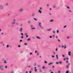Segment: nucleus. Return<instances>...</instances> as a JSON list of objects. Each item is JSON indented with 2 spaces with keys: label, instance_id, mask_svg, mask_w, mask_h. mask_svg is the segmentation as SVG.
Wrapping results in <instances>:
<instances>
[{
  "label": "nucleus",
  "instance_id": "nucleus-13",
  "mask_svg": "<svg viewBox=\"0 0 73 73\" xmlns=\"http://www.w3.org/2000/svg\"><path fill=\"white\" fill-rule=\"evenodd\" d=\"M64 49H65L66 48V45H64Z\"/></svg>",
  "mask_w": 73,
  "mask_h": 73
},
{
  "label": "nucleus",
  "instance_id": "nucleus-10",
  "mask_svg": "<svg viewBox=\"0 0 73 73\" xmlns=\"http://www.w3.org/2000/svg\"><path fill=\"white\" fill-rule=\"evenodd\" d=\"M38 12H39V13H41V10H38Z\"/></svg>",
  "mask_w": 73,
  "mask_h": 73
},
{
  "label": "nucleus",
  "instance_id": "nucleus-6",
  "mask_svg": "<svg viewBox=\"0 0 73 73\" xmlns=\"http://www.w3.org/2000/svg\"><path fill=\"white\" fill-rule=\"evenodd\" d=\"M4 8V7L2 6H0V9H3Z\"/></svg>",
  "mask_w": 73,
  "mask_h": 73
},
{
  "label": "nucleus",
  "instance_id": "nucleus-34",
  "mask_svg": "<svg viewBox=\"0 0 73 73\" xmlns=\"http://www.w3.org/2000/svg\"><path fill=\"white\" fill-rule=\"evenodd\" d=\"M42 69H44L45 68V67L44 66H43L42 67Z\"/></svg>",
  "mask_w": 73,
  "mask_h": 73
},
{
  "label": "nucleus",
  "instance_id": "nucleus-22",
  "mask_svg": "<svg viewBox=\"0 0 73 73\" xmlns=\"http://www.w3.org/2000/svg\"><path fill=\"white\" fill-rule=\"evenodd\" d=\"M58 32H59V31H58V30H57L56 31V33H58Z\"/></svg>",
  "mask_w": 73,
  "mask_h": 73
},
{
  "label": "nucleus",
  "instance_id": "nucleus-29",
  "mask_svg": "<svg viewBox=\"0 0 73 73\" xmlns=\"http://www.w3.org/2000/svg\"><path fill=\"white\" fill-rule=\"evenodd\" d=\"M50 21V22H52V21H53V20H51Z\"/></svg>",
  "mask_w": 73,
  "mask_h": 73
},
{
  "label": "nucleus",
  "instance_id": "nucleus-30",
  "mask_svg": "<svg viewBox=\"0 0 73 73\" xmlns=\"http://www.w3.org/2000/svg\"><path fill=\"white\" fill-rule=\"evenodd\" d=\"M59 64V63H58V62H56V64Z\"/></svg>",
  "mask_w": 73,
  "mask_h": 73
},
{
  "label": "nucleus",
  "instance_id": "nucleus-58",
  "mask_svg": "<svg viewBox=\"0 0 73 73\" xmlns=\"http://www.w3.org/2000/svg\"><path fill=\"white\" fill-rule=\"evenodd\" d=\"M11 73H13V71H12Z\"/></svg>",
  "mask_w": 73,
  "mask_h": 73
},
{
  "label": "nucleus",
  "instance_id": "nucleus-51",
  "mask_svg": "<svg viewBox=\"0 0 73 73\" xmlns=\"http://www.w3.org/2000/svg\"><path fill=\"white\" fill-rule=\"evenodd\" d=\"M55 50L56 51H57V48H56Z\"/></svg>",
  "mask_w": 73,
  "mask_h": 73
},
{
  "label": "nucleus",
  "instance_id": "nucleus-16",
  "mask_svg": "<svg viewBox=\"0 0 73 73\" xmlns=\"http://www.w3.org/2000/svg\"><path fill=\"white\" fill-rule=\"evenodd\" d=\"M56 59H58V55H56Z\"/></svg>",
  "mask_w": 73,
  "mask_h": 73
},
{
  "label": "nucleus",
  "instance_id": "nucleus-39",
  "mask_svg": "<svg viewBox=\"0 0 73 73\" xmlns=\"http://www.w3.org/2000/svg\"><path fill=\"white\" fill-rule=\"evenodd\" d=\"M50 30H51V29H48V31H50Z\"/></svg>",
  "mask_w": 73,
  "mask_h": 73
},
{
  "label": "nucleus",
  "instance_id": "nucleus-24",
  "mask_svg": "<svg viewBox=\"0 0 73 73\" xmlns=\"http://www.w3.org/2000/svg\"><path fill=\"white\" fill-rule=\"evenodd\" d=\"M16 25H19V23H16Z\"/></svg>",
  "mask_w": 73,
  "mask_h": 73
},
{
  "label": "nucleus",
  "instance_id": "nucleus-20",
  "mask_svg": "<svg viewBox=\"0 0 73 73\" xmlns=\"http://www.w3.org/2000/svg\"><path fill=\"white\" fill-rule=\"evenodd\" d=\"M44 63H45V64H47V62H46V61H44Z\"/></svg>",
  "mask_w": 73,
  "mask_h": 73
},
{
  "label": "nucleus",
  "instance_id": "nucleus-64",
  "mask_svg": "<svg viewBox=\"0 0 73 73\" xmlns=\"http://www.w3.org/2000/svg\"><path fill=\"white\" fill-rule=\"evenodd\" d=\"M1 70H3V68H1Z\"/></svg>",
  "mask_w": 73,
  "mask_h": 73
},
{
  "label": "nucleus",
  "instance_id": "nucleus-49",
  "mask_svg": "<svg viewBox=\"0 0 73 73\" xmlns=\"http://www.w3.org/2000/svg\"><path fill=\"white\" fill-rule=\"evenodd\" d=\"M21 38H23V36H21Z\"/></svg>",
  "mask_w": 73,
  "mask_h": 73
},
{
  "label": "nucleus",
  "instance_id": "nucleus-1",
  "mask_svg": "<svg viewBox=\"0 0 73 73\" xmlns=\"http://www.w3.org/2000/svg\"><path fill=\"white\" fill-rule=\"evenodd\" d=\"M16 20L15 19H13V21L11 23L12 25H14V24H15V23H16Z\"/></svg>",
  "mask_w": 73,
  "mask_h": 73
},
{
  "label": "nucleus",
  "instance_id": "nucleus-62",
  "mask_svg": "<svg viewBox=\"0 0 73 73\" xmlns=\"http://www.w3.org/2000/svg\"><path fill=\"white\" fill-rule=\"evenodd\" d=\"M25 73H28V72L27 71H26Z\"/></svg>",
  "mask_w": 73,
  "mask_h": 73
},
{
  "label": "nucleus",
  "instance_id": "nucleus-36",
  "mask_svg": "<svg viewBox=\"0 0 73 73\" xmlns=\"http://www.w3.org/2000/svg\"><path fill=\"white\" fill-rule=\"evenodd\" d=\"M62 57H65V56L64 55H62Z\"/></svg>",
  "mask_w": 73,
  "mask_h": 73
},
{
  "label": "nucleus",
  "instance_id": "nucleus-9",
  "mask_svg": "<svg viewBox=\"0 0 73 73\" xmlns=\"http://www.w3.org/2000/svg\"><path fill=\"white\" fill-rule=\"evenodd\" d=\"M52 64H53V62H52L48 63V65H52Z\"/></svg>",
  "mask_w": 73,
  "mask_h": 73
},
{
  "label": "nucleus",
  "instance_id": "nucleus-56",
  "mask_svg": "<svg viewBox=\"0 0 73 73\" xmlns=\"http://www.w3.org/2000/svg\"><path fill=\"white\" fill-rule=\"evenodd\" d=\"M49 6V4H47V6L48 7Z\"/></svg>",
  "mask_w": 73,
  "mask_h": 73
},
{
  "label": "nucleus",
  "instance_id": "nucleus-7",
  "mask_svg": "<svg viewBox=\"0 0 73 73\" xmlns=\"http://www.w3.org/2000/svg\"><path fill=\"white\" fill-rule=\"evenodd\" d=\"M68 56H71V54H70L71 53V52H68Z\"/></svg>",
  "mask_w": 73,
  "mask_h": 73
},
{
  "label": "nucleus",
  "instance_id": "nucleus-50",
  "mask_svg": "<svg viewBox=\"0 0 73 73\" xmlns=\"http://www.w3.org/2000/svg\"><path fill=\"white\" fill-rule=\"evenodd\" d=\"M67 8H68V9H69V8H70L69 7H67Z\"/></svg>",
  "mask_w": 73,
  "mask_h": 73
},
{
  "label": "nucleus",
  "instance_id": "nucleus-23",
  "mask_svg": "<svg viewBox=\"0 0 73 73\" xmlns=\"http://www.w3.org/2000/svg\"><path fill=\"white\" fill-rule=\"evenodd\" d=\"M35 72H37V69H35Z\"/></svg>",
  "mask_w": 73,
  "mask_h": 73
},
{
  "label": "nucleus",
  "instance_id": "nucleus-4",
  "mask_svg": "<svg viewBox=\"0 0 73 73\" xmlns=\"http://www.w3.org/2000/svg\"><path fill=\"white\" fill-rule=\"evenodd\" d=\"M23 11L24 9H23V8H21L19 10V12H22Z\"/></svg>",
  "mask_w": 73,
  "mask_h": 73
},
{
  "label": "nucleus",
  "instance_id": "nucleus-15",
  "mask_svg": "<svg viewBox=\"0 0 73 73\" xmlns=\"http://www.w3.org/2000/svg\"><path fill=\"white\" fill-rule=\"evenodd\" d=\"M66 62L67 64L69 62V61L68 60H67L66 61Z\"/></svg>",
  "mask_w": 73,
  "mask_h": 73
},
{
  "label": "nucleus",
  "instance_id": "nucleus-32",
  "mask_svg": "<svg viewBox=\"0 0 73 73\" xmlns=\"http://www.w3.org/2000/svg\"><path fill=\"white\" fill-rule=\"evenodd\" d=\"M52 57H53V58L54 57V56H53V55H52Z\"/></svg>",
  "mask_w": 73,
  "mask_h": 73
},
{
  "label": "nucleus",
  "instance_id": "nucleus-5",
  "mask_svg": "<svg viewBox=\"0 0 73 73\" xmlns=\"http://www.w3.org/2000/svg\"><path fill=\"white\" fill-rule=\"evenodd\" d=\"M31 29H32V30H33L34 29H36L35 28H33V26L32 25H31Z\"/></svg>",
  "mask_w": 73,
  "mask_h": 73
},
{
  "label": "nucleus",
  "instance_id": "nucleus-61",
  "mask_svg": "<svg viewBox=\"0 0 73 73\" xmlns=\"http://www.w3.org/2000/svg\"><path fill=\"white\" fill-rule=\"evenodd\" d=\"M50 73H53V72H50Z\"/></svg>",
  "mask_w": 73,
  "mask_h": 73
},
{
  "label": "nucleus",
  "instance_id": "nucleus-47",
  "mask_svg": "<svg viewBox=\"0 0 73 73\" xmlns=\"http://www.w3.org/2000/svg\"><path fill=\"white\" fill-rule=\"evenodd\" d=\"M52 36H50V38H52Z\"/></svg>",
  "mask_w": 73,
  "mask_h": 73
},
{
  "label": "nucleus",
  "instance_id": "nucleus-46",
  "mask_svg": "<svg viewBox=\"0 0 73 73\" xmlns=\"http://www.w3.org/2000/svg\"><path fill=\"white\" fill-rule=\"evenodd\" d=\"M58 41L59 42H60V40H59V39L58 40Z\"/></svg>",
  "mask_w": 73,
  "mask_h": 73
},
{
  "label": "nucleus",
  "instance_id": "nucleus-17",
  "mask_svg": "<svg viewBox=\"0 0 73 73\" xmlns=\"http://www.w3.org/2000/svg\"><path fill=\"white\" fill-rule=\"evenodd\" d=\"M24 35H28V34H27V33H24Z\"/></svg>",
  "mask_w": 73,
  "mask_h": 73
},
{
  "label": "nucleus",
  "instance_id": "nucleus-35",
  "mask_svg": "<svg viewBox=\"0 0 73 73\" xmlns=\"http://www.w3.org/2000/svg\"><path fill=\"white\" fill-rule=\"evenodd\" d=\"M30 55H32V53L31 52L30 53Z\"/></svg>",
  "mask_w": 73,
  "mask_h": 73
},
{
  "label": "nucleus",
  "instance_id": "nucleus-21",
  "mask_svg": "<svg viewBox=\"0 0 73 73\" xmlns=\"http://www.w3.org/2000/svg\"><path fill=\"white\" fill-rule=\"evenodd\" d=\"M34 20H35V21H37V19H36L35 18H34Z\"/></svg>",
  "mask_w": 73,
  "mask_h": 73
},
{
  "label": "nucleus",
  "instance_id": "nucleus-63",
  "mask_svg": "<svg viewBox=\"0 0 73 73\" xmlns=\"http://www.w3.org/2000/svg\"><path fill=\"white\" fill-rule=\"evenodd\" d=\"M63 60H65V58H64Z\"/></svg>",
  "mask_w": 73,
  "mask_h": 73
},
{
  "label": "nucleus",
  "instance_id": "nucleus-57",
  "mask_svg": "<svg viewBox=\"0 0 73 73\" xmlns=\"http://www.w3.org/2000/svg\"><path fill=\"white\" fill-rule=\"evenodd\" d=\"M31 72H32L31 71H30L29 72V73H31Z\"/></svg>",
  "mask_w": 73,
  "mask_h": 73
},
{
  "label": "nucleus",
  "instance_id": "nucleus-28",
  "mask_svg": "<svg viewBox=\"0 0 73 73\" xmlns=\"http://www.w3.org/2000/svg\"><path fill=\"white\" fill-rule=\"evenodd\" d=\"M5 68H7V66H5Z\"/></svg>",
  "mask_w": 73,
  "mask_h": 73
},
{
  "label": "nucleus",
  "instance_id": "nucleus-8",
  "mask_svg": "<svg viewBox=\"0 0 73 73\" xmlns=\"http://www.w3.org/2000/svg\"><path fill=\"white\" fill-rule=\"evenodd\" d=\"M69 65H70V64L69 63H68V65L66 66V68H67L69 67Z\"/></svg>",
  "mask_w": 73,
  "mask_h": 73
},
{
  "label": "nucleus",
  "instance_id": "nucleus-3",
  "mask_svg": "<svg viewBox=\"0 0 73 73\" xmlns=\"http://www.w3.org/2000/svg\"><path fill=\"white\" fill-rule=\"evenodd\" d=\"M23 28L22 27L20 28L19 29V31L21 32L23 31Z\"/></svg>",
  "mask_w": 73,
  "mask_h": 73
},
{
  "label": "nucleus",
  "instance_id": "nucleus-38",
  "mask_svg": "<svg viewBox=\"0 0 73 73\" xmlns=\"http://www.w3.org/2000/svg\"><path fill=\"white\" fill-rule=\"evenodd\" d=\"M40 9L41 10V9H42V8H41V7H40Z\"/></svg>",
  "mask_w": 73,
  "mask_h": 73
},
{
  "label": "nucleus",
  "instance_id": "nucleus-52",
  "mask_svg": "<svg viewBox=\"0 0 73 73\" xmlns=\"http://www.w3.org/2000/svg\"><path fill=\"white\" fill-rule=\"evenodd\" d=\"M56 6H54V7H53V8H56Z\"/></svg>",
  "mask_w": 73,
  "mask_h": 73
},
{
  "label": "nucleus",
  "instance_id": "nucleus-12",
  "mask_svg": "<svg viewBox=\"0 0 73 73\" xmlns=\"http://www.w3.org/2000/svg\"><path fill=\"white\" fill-rule=\"evenodd\" d=\"M36 37L37 38L39 39H40V38H41L40 37H39L38 36H36Z\"/></svg>",
  "mask_w": 73,
  "mask_h": 73
},
{
  "label": "nucleus",
  "instance_id": "nucleus-43",
  "mask_svg": "<svg viewBox=\"0 0 73 73\" xmlns=\"http://www.w3.org/2000/svg\"><path fill=\"white\" fill-rule=\"evenodd\" d=\"M28 23H29H29H31V22L30 21H28Z\"/></svg>",
  "mask_w": 73,
  "mask_h": 73
},
{
  "label": "nucleus",
  "instance_id": "nucleus-33",
  "mask_svg": "<svg viewBox=\"0 0 73 73\" xmlns=\"http://www.w3.org/2000/svg\"><path fill=\"white\" fill-rule=\"evenodd\" d=\"M68 12H72V11L70 10H69Z\"/></svg>",
  "mask_w": 73,
  "mask_h": 73
},
{
  "label": "nucleus",
  "instance_id": "nucleus-45",
  "mask_svg": "<svg viewBox=\"0 0 73 73\" xmlns=\"http://www.w3.org/2000/svg\"><path fill=\"white\" fill-rule=\"evenodd\" d=\"M21 35H23V33H21Z\"/></svg>",
  "mask_w": 73,
  "mask_h": 73
},
{
  "label": "nucleus",
  "instance_id": "nucleus-54",
  "mask_svg": "<svg viewBox=\"0 0 73 73\" xmlns=\"http://www.w3.org/2000/svg\"><path fill=\"white\" fill-rule=\"evenodd\" d=\"M66 60H69V58H66Z\"/></svg>",
  "mask_w": 73,
  "mask_h": 73
},
{
  "label": "nucleus",
  "instance_id": "nucleus-44",
  "mask_svg": "<svg viewBox=\"0 0 73 73\" xmlns=\"http://www.w3.org/2000/svg\"><path fill=\"white\" fill-rule=\"evenodd\" d=\"M26 37H28V35H26Z\"/></svg>",
  "mask_w": 73,
  "mask_h": 73
},
{
  "label": "nucleus",
  "instance_id": "nucleus-27",
  "mask_svg": "<svg viewBox=\"0 0 73 73\" xmlns=\"http://www.w3.org/2000/svg\"><path fill=\"white\" fill-rule=\"evenodd\" d=\"M37 51L36 50V51H35V53H37Z\"/></svg>",
  "mask_w": 73,
  "mask_h": 73
},
{
  "label": "nucleus",
  "instance_id": "nucleus-59",
  "mask_svg": "<svg viewBox=\"0 0 73 73\" xmlns=\"http://www.w3.org/2000/svg\"><path fill=\"white\" fill-rule=\"evenodd\" d=\"M38 67H40V65H38Z\"/></svg>",
  "mask_w": 73,
  "mask_h": 73
},
{
  "label": "nucleus",
  "instance_id": "nucleus-48",
  "mask_svg": "<svg viewBox=\"0 0 73 73\" xmlns=\"http://www.w3.org/2000/svg\"><path fill=\"white\" fill-rule=\"evenodd\" d=\"M1 35H3L4 34V33H1Z\"/></svg>",
  "mask_w": 73,
  "mask_h": 73
},
{
  "label": "nucleus",
  "instance_id": "nucleus-14",
  "mask_svg": "<svg viewBox=\"0 0 73 73\" xmlns=\"http://www.w3.org/2000/svg\"><path fill=\"white\" fill-rule=\"evenodd\" d=\"M31 39H30V38H29L28 39H27V41H30V40Z\"/></svg>",
  "mask_w": 73,
  "mask_h": 73
},
{
  "label": "nucleus",
  "instance_id": "nucleus-40",
  "mask_svg": "<svg viewBox=\"0 0 73 73\" xmlns=\"http://www.w3.org/2000/svg\"><path fill=\"white\" fill-rule=\"evenodd\" d=\"M53 33H55V31H53Z\"/></svg>",
  "mask_w": 73,
  "mask_h": 73
},
{
  "label": "nucleus",
  "instance_id": "nucleus-53",
  "mask_svg": "<svg viewBox=\"0 0 73 73\" xmlns=\"http://www.w3.org/2000/svg\"><path fill=\"white\" fill-rule=\"evenodd\" d=\"M52 68H54V66H52Z\"/></svg>",
  "mask_w": 73,
  "mask_h": 73
},
{
  "label": "nucleus",
  "instance_id": "nucleus-25",
  "mask_svg": "<svg viewBox=\"0 0 73 73\" xmlns=\"http://www.w3.org/2000/svg\"><path fill=\"white\" fill-rule=\"evenodd\" d=\"M66 26L65 25V26H64V28H66Z\"/></svg>",
  "mask_w": 73,
  "mask_h": 73
},
{
  "label": "nucleus",
  "instance_id": "nucleus-37",
  "mask_svg": "<svg viewBox=\"0 0 73 73\" xmlns=\"http://www.w3.org/2000/svg\"><path fill=\"white\" fill-rule=\"evenodd\" d=\"M7 48H8V47H9V45H7Z\"/></svg>",
  "mask_w": 73,
  "mask_h": 73
},
{
  "label": "nucleus",
  "instance_id": "nucleus-11",
  "mask_svg": "<svg viewBox=\"0 0 73 73\" xmlns=\"http://www.w3.org/2000/svg\"><path fill=\"white\" fill-rule=\"evenodd\" d=\"M4 63L5 64H7V61L6 60H5L4 61Z\"/></svg>",
  "mask_w": 73,
  "mask_h": 73
},
{
  "label": "nucleus",
  "instance_id": "nucleus-60",
  "mask_svg": "<svg viewBox=\"0 0 73 73\" xmlns=\"http://www.w3.org/2000/svg\"><path fill=\"white\" fill-rule=\"evenodd\" d=\"M62 48H64V46H62Z\"/></svg>",
  "mask_w": 73,
  "mask_h": 73
},
{
  "label": "nucleus",
  "instance_id": "nucleus-55",
  "mask_svg": "<svg viewBox=\"0 0 73 73\" xmlns=\"http://www.w3.org/2000/svg\"><path fill=\"white\" fill-rule=\"evenodd\" d=\"M56 38H58V36H56Z\"/></svg>",
  "mask_w": 73,
  "mask_h": 73
},
{
  "label": "nucleus",
  "instance_id": "nucleus-41",
  "mask_svg": "<svg viewBox=\"0 0 73 73\" xmlns=\"http://www.w3.org/2000/svg\"><path fill=\"white\" fill-rule=\"evenodd\" d=\"M22 40H19V41H20V42H22Z\"/></svg>",
  "mask_w": 73,
  "mask_h": 73
},
{
  "label": "nucleus",
  "instance_id": "nucleus-2",
  "mask_svg": "<svg viewBox=\"0 0 73 73\" xmlns=\"http://www.w3.org/2000/svg\"><path fill=\"white\" fill-rule=\"evenodd\" d=\"M41 23L39 22L38 23V25L39 26H40V28H43V27H42L41 26Z\"/></svg>",
  "mask_w": 73,
  "mask_h": 73
},
{
  "label": "nucleus",
  "instance_id": "nucleus-26",
  "mask_svg": "<svg viewBox=\"0 0 73 73\" xmlns=\"http://www.w3.org/2000/svg\"><path fill=\"white\" fill-rule=\"evenodd\" d=\"M8 3H6V5H8Z\"/></svg>",
  "mask_w": 73,
  "mask_h": 73
},
{
  "label": "nucleus",
  "instance_id": "nucleus-19",
  "mask_svg": "<svg viewBox=\"0 0 73 73\" xmlns=\"http://www.w3.org/2000/svg\"><path fill=\"white\" fill-rule=\"evenodd\" d=\"M69 73V71L67 70L66 71V73Z\"/></svg>",
  "mask_w": 73,
  "mask_h": 73
},
{
  "label": "nucleus",
  "instance_id": "nucleus-18",
  "mask_svg": "<svg viewBox=\"0 0 73 73\" xmlns=\"http://www.w3.org/2000/svg\"><path fill=\"white\" fill-rule=\"evenodd\" d=\"M24 45H27V43H24Z\"/></svg>",
  "mask_w": 73,
  "mask_h": 73
},
{
  "label": "nucleus",
  "instance_id": "nucleus-31",
  "mask_svg": "<svg viewBox=\"0 0 73 73\" xmlns=\"http://www.w3.org/2000/svg\"><path fill=\"white\" fill-rule=\"evenodd\" d=\"M62 63V62H60L59 63V64H61Z\"/></svg>",
  "mask_w": 73,
  "mask_h": 73
},
{
  "label": "nucleus",
  "instance_id": "nucleus-42",
  "mask_svg": "<svg viewBox=\"0 0 73 73\" xmlns=\"http://www.w3.org/2000/svg\"><path fill=\"white\" fill-rule=\"evenodd\" d=\"M58 73H60V71H58Z\"/></svg>",
  "mask_w": 73,
  "mask_h": 73
}]
</instances>
